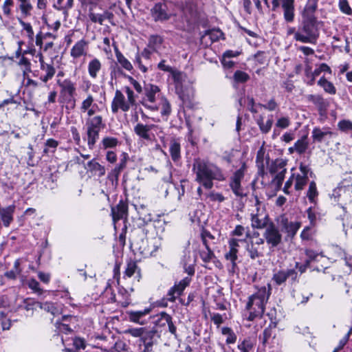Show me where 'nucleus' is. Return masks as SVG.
<instances>
[{"instance_id": "obj_51", "label": "nucleus", "mask_w": 352, "mask_h": 352, "mask_svg": "<svg viewBox=\"0 0 352 352\" xmlns=\"http://www.w3.org/2000/svg\"><path fill=\"white\" fill-rule=\"evenodd\" d=\"M20 10L25 16L30 15V12L32 10V6L28 0H24L20 2Z\"/></svg>"}, {"instance_id": "obj_8", "label": "nucleus", "mask_w": 352, "mask_h": 352, "mask_svg": "<svg viewBox=\"0 0 352 352\" xmlns=\"http://www.w3.org/2000/svg\"><path fill=\"white\" fill-rule=\"evenodd\" d=\"M269 0H265L267 4ZM272 3V10H276L280 6L283 10V16L285 21L293 22L294 20V0H270Z\"/></svg>"}, {"instance_id": "obj_27", "label": "nucleus", "mask_w": 352, "mask_h": 352, "mask_svg": "<svg viewBox=\"0 0 352 352\" xmlns=\"http://www.w3.org/2000/svg\"><path fill=\"white\" fill-rule=\"evenodd\" d=\"M160 91V88L155 85L147 84L144 87V94L147 101L154 103L156 100L155 95Z\"/></svg>"}, {"instance_id": "obj_52", "label": "nucleus", "mask_w": 352, "mask_h": 352, "mask_svg": "<svg viewBox=\"0 0 352 352\" xmlns=\"http://www.w3.org/2000/svg\"><path fill=\"white\" fill-rule=\"evenodd\" d=\"M102 143L104 148H113L118 145V140L116 138L105 137L103 138Z\"/></svg>"}, {"instance_id": "obj_2", "label": "nucleus", "mask_w": 352, "mask_h": 352, "mask_svg": "<svg viewBox=\"0 0 352 352\" xmlns=\"http://www.w3.org/2000/svg\"><path fill=\"white\" fill-rule=\"evenodd\" d=\"M271 285H267L266 287H261L257 292L249 297L246 304V309L249 311L248 320L253 321L255 318L262 317L265 311V306L267 303L270 294Z\"/></svg>"}, {"instance_id": "obj_35", "label": "nucleus", "mask_w": 352, "mask_h": 352, "mask_svg": "<svg viewBox=\"0 0 352 352\" xmlns=\"http://www.w3.org/2000/svg\"><path fill=\"white\" fill-rule=\"evenodd\" d=\"M159 323L160 325H165L167 324L169 331L174 335L176 333V327L174 325L172 321L171 316L168 314H162L161 317L159 319Z\"/></svg>"}, {"instance_id": "obj_64", "label": "nucleus", "mask_w": 352, "mask_h": 352, "mask_svg": "<svg viewBox=\"0 0 352 352\" xmlns=\"http://www.w3.org/2000/svg\"><path fill=\"white\" fill-rule=\"evenodd\" d=\"M289 119L287 117H283L279 118L276 123V126L281 129L287 128L289 126Z\"/></svg>"}, {"instance_id": "obj_12", "label": "nucleus", "mask_w": 352, "mask_h": 352, "mask_svg": "<svg viewBox=\"0 0 352 352\" xmlns=\"http://www.w3.org/2000/svg\"><path fill=\"white\" fill-rule=\"evenodd\" d=\"M190 281L191 278L189 277H186L180 280L168 290L165 299L171 302H175L177 297L182 294L184 290L190 284Z\"/></svg>"}, {"instance_id": "obj_40", "label": "nucleus", "mask_w": 352, "mask_h": 352, "mask_svg": "<svg viewBox=\"0 0 352 352\" xmlns=\"http://www.w3.org/2000/svg\"><path fill=\"white\" fill-rule=\"evenodd\" d=\"M294 188L297 191L302 190L308 182L307 175H301L300 174H294Z\"/></svg>"}, {"instance_id": "obj_46", "label": "nucleus", "mask_w": 352, "mask_h": 352, "mask_svg": "<svg viewBox=\"0 0 352 352\" xmlns=\"http://www.w3.org/2000/svg\"><path fill=\"white\" fill-rule=\"evenodd\" d=\"M223 335L226 336V342L227 344H234L236 341V335L229 327H223L221 329Z\"/></svg>"}, {"instance_id": "obj_28", "label": "nucleus", "mask_w": 352, "mask_h": 352, "mask_svg": "<svg viewBox=\"0 0 352 352\" xmlns=\"http://www.w3.org/2000/svg\"><path fill=\"white\" fill-rule=\"evenodd\" d=\"M169 152L173 162H177L181 158L180 144L175 139L170 142Z\"/></svg>"}, {"instance_id": "obj_24", "label": "nucleus", "mask_w": 352, "mask_h": 352, "mask_svg": "<svg viewBox=\"0 0 352 352\" xmlns=\"http://www.w3.org/2000/svg\"><path fill=\"white\" fill-rule=\"evenodd\" d=\"M286 165L287 162L285 160L283 159H276L270 164L269 167V172L271 174L286 173Z\"/></svg>"}, {"instance_id": "obj_44", "label": "nucleus", "mask_w": 352, "mask_h": 352, "mask_svg": "<svg viewBox=\"0 0 352 352\" xmlns=\"http://www.w3.org/2000/svg\"><path fill=\"white\" fill-rule=\"evenodd\" d=\"M256 124L258 125L261 131L263 133H267L273 124V120L268 119L265 123L263 122V117L260 116L256 120Z\"/></svg>"}, {"instance_id": "obj_47", "label": "nucleus", "mask_w": 352, "mask_h": 352, "mask_svg": "<svg viewBox=\"0 0 352 352\" xmlns=\"http://www.w3.org/2000/svg\"><path fill=\"white\" fill-rule=\"evenodd\" d=\"M170 74L175 84L176 89H177L179 86H182L185 80L186 75L183 72L174 69Z\"/></svg>"}, {"instance_id": "obj_49", "label": "nucleus", "mask_w": 352, "mask_h": 352, "mask_svg": "<svg viewBox=\"0 0 352 352\" xmlns=\"http://www.w3.org/2000/svg\"><path fill=\"white\" fill-rule=\"evenodd\" d=\"M306 65L305 68V74L306 77L309 79L307 82L308 85H313L315 82V78L317 76L316 75H314V72L311 71V67L310 66L308 59H306Z\"/></svg>"}, {"instance_id": "obj_54", "label": "nucleus", "mask_w": 352, "mask_h": 352, "mask_svg": "<svg viewBox=\"0 0 352 352\" xmlns=\"http://www.w3.org/2000/svg\"><path fill=\"white\" fill-rule=\"evenodd\" d=\"M338 129L343 132H349L352 131V122L348 120H340L338 123Z\"/></svg>"}, {"instance_id": "obj_59", "label": "nucleus", "mask_w": 352, "mask_h": 352, "mask_svg": "<svg viewBox=\"0 0 352 352\" xmlns=\"http://www.w3.org/2000/svg\"><path fill=\"white\" fill-rule=\"evenodd\" d=\"M162 38L160 36H151L149 38L148 45L153 48H155L162 44Z\"/></svg>"}, {"instance_id": "obj_6", "label": "nucleus", "mask_w": 352, "mask_h": 352, "mask_svg": "<svg viewBox=\"0 0 352 352\" xmlns=\"http://www.w3.org/2000/svg\"><path fill=\"white\" fill-rule=\"evenodd\" d=\"M87 144L92 149L99 138V132L104 126L102 116H95L93 118L86 120Z\"/></svg>"}, {"instance_id": "obj_38", "label": "nucleus", "mask_w": 352, "mask_h": 352, "mask_svg": "<svg viewBox=\"0 0 352 352\" xmlns=\"http://www.w3.org/2000/svg\"><path fill=\"white\" fill-rule=\"evenodd\" d=\"M318 196V191L316 184L314 181H311L309 184V188L307 192V197L311 203L316 204Z\"/></svg>"}, {"instance_id": "obj_32", "label": "nucleus", "mask_w": 352, "mask_h": 352, "mask_svg": "<svg viewBox=\"0 0 352 352\" xmlns=\"http://www.w3.org/2000/svg\"><path fill=\"white\" fill-rule=\"evenodd\" d=\"M309 141L307 135H303L300 139L298 140L295 143L296 153L298 155L304 154L309 148Z\"/></svg>"}, {"instance_id": "obj_10", "label": "nucleus", "mask_w": 352, "mask_h": 352, "mask_svg": "<svg viewBox=\"0 0 352 352\" xmlns=\"http://www.w3.org/2000/svg\"><path fill=\"white\" fill-rule=\"evenodd\" d=\"M246 168V164L243 162L241 167L236 170L230 179V187L233 193L238 197H242L243 195V189L241 182L244 177Z\"/></svg>"}, {"instance_id": "obj_21", "label": "nucleus", "mask_w": 352, "mask_h": 352, "mask_svg": "<svg viewBox=\"0 0 352 352\" xmlns=\"http://www.w3.org/2000/svg\"><path fill=\"white\" fill-rule=\"evenodd\" d=\"M281 225L283 229L287 233V236L289 238H293L296 235L300 226L298 222H289L287 218L282 219Z\"/></svg>"}, {"instance_id": "obj_57", "label": "nucleus", "mask_w": 352, "mask_h": 352, "mask_svg": "<svg viewBox=\"0 0 352 352\" xmlns=\"http://www.w3.org/2000/svg\"><path fill=\"white\" fill-rule=\"evenodd\" d=\"M171 112V107L169 102L166 98H162V110L161 114L162 116H168Z\"/></svg>"}, {"instance_id": "obj_3", "label": "nucleus", "mask_w": 352, "mask_h": 352, "mask_svg": "<svg viewBox=\"0 0 352 352\" xmlns=\"http://www.w3.org/2000/svg\"><path fill=\"white\" fill-rule=\"evenodd\" d=\"M57 85L60 88L58 101L67 113L74 110L76 105V87L75 82L69 78L63 80H58Z\"/></svg>"}, {"instance_id": "obj_20", "label": "nucleus", "mask_w": 352, "mask_h": 352, "mask_svg": "<svg viewBox=\"0 0 352 352\" xmlns=\"http://www.w3.org/2000/svg\"><path fill=\"white\" fill-rule=\"evenodd\" d=\"M14 210V205H11L6 208L0 207V217L4 226L8 227L13 221V213Z\"/></svg>"}, {"instance_id": "obj_50", "label": "nucleus", "mask_w": 352, "mask_h": 352, "mask_svg": "<svg viewBox=\"0 0 352 352\" xmlns=\"http://www.w3.org/2000/svg\"><path fill=\"white\" fill-rule=\"evenodd\" d=\"M233 79L237 83H244L249 80L250 76L245 72L237 70L233 75Z\"/></svg>"}, {"instance_id": "obj_7", "label": "nucleus", "mask_w": 352, "mask_h": 352, "mask_svg": "<svg viewBox=\"0 0 352 352\" xmlns=\"http://www.w3.org/2000/svg\"><path fill=\"white\" fill-rule=\"evenodd\" d=\"M124 334H128L134 338H140L143 344H153L155 336L157 335V330L154 328L147 329L145 327L129 328L124 331Z\"/></svg>"}, {"instance_id": "obj_36", "label": "nucleus", "mask_w": 352, "mask_h": 352, "mask_svg": "<svg viewBox=\"0 0 352 352\" xmlns=\"http://www.w3.org/2000/svg\"><path fill=\"white\" fill-rule=\"evenodd\" d=\"M125 166L126 160H122L120 164L108 174V179L111 180L112 182H113V180H116L117 182L118 180L120 173L125 168Z\"/></svg>"}, {"instance_id": "obj_11", "label": "nucleus", "mask_w": 352, "mask_h": 352, "mask_svg": "<svg viewBox=\"0 0 352 352\" xmlns=\"http://www.w3.org/2000/svg\"><path fill=\"white\" fill-rule=\"evenodd\" d=\"M80 110L81 113H86L87 119L93 118L100 111L97 104L94 102V98L92 95L89 94L82 100L80 104Z\"/></svg>"}, {"instance_id": "obj_31", "label": "nucleus", "mask_w": 352, "mask_h": 352, "mask_svg": "<svg viewBox=\"0 0 352 352\" xmlns=\"http://www.w3.org/2000/svg\"><path fill=\"white\" fill-rule=\"evenodd\" d=\"M182 17L188 24H191L196 19V12L191 5L186 4L182 8Z\"/></svg>"}, {"instance_id": "obj_17", "label": "nucleus", "mask_w": 352, "mask_h": 352, "mask_svg": "<svg viewBox=\"0 0 352 352\" xmlns=\"http://www.w3.org/2000/svg\"><path fill=\"white\" fill-rule=\"evenodd\" d=\"M318 0H308L302 13V18L303 19L318 21L314 14L318 8Z\"/></svg>"}, {"instance_id": "obj_39", "label": "nucleus", "mask_w": 352, "mask_h": 352, "mask_svg": "<svg viewBox=\"0 0 352 352\" xmlns=\"http://www.w3.org/2000/svg\"><path fill=\"white\" fill-rule=\"evenodd\" d=\"M35 304H36V306L40 309H43L47 312H50L52 316H56L59 314L58 309L56 307L53 302H46L45 303H42L40 302H35Z\"/></svg>"}, {"instance_id": "obj_5", "label": "nucleus", "mask_w": 352, "mask_h": 352, "mask_svg": "<svg viewBox=\"0 0 352 352\" xmlns=\"http://www.w3.org/2000/svg\"><path fill=\"white\" fill-rule=\"evenodd\" d=\"M318 21L302 20L301 25L298 27L297 38L303 43L316 44L319 36Z\"/></svg>"}, {"instance_id": "obj_29", "label": "nucleus", "mask_w": 352, "mask_h": 352, "mask_svg": "<svg viewBox=\"0 0 352 352\" xmlns=\"http://www.w3.org/2000/svg\"><path fill=\"white\" fill-rule=\"evenodd\" d=\"M311 133L313 141L316 142H321L326 136H331L333 134V132L327 129H321L318 127L314 128Z\"/></svg>"}, {"instance_id": "obj_37", "label": "nucleus", "mask_w": 352, "mask_h": 352, "mask_svg": "<svg viewBox=\"0 0 352 352\" xmlns=\"http://www.w3.org/2000/svg\"><path fill=\"white\" fill-rule=\"evenodd\" d=\"M254 346V342L250 338H245L239 342L237 345V351L236 352H252Z\"/></svg>"}, {"instance_id": "obj_19", "label": "nucleus", "mask_w": 352, "mask_h": 352, "mask_svg": "<svg viewBox=\"0 0 352 352\" xmlns=\"http://www.w3.org/2000/svg\"><path fill=\"white\" fill-rule=\"evenodd\" d=\"M155 126L154 124H143L142 123H138L134 126L135 133L141 139L147 141L151 140V136L150 131Z\"/></svg>"}, {"instance_id": "obj_4", "label": "nucleus", "mask_w": 352, "mask_h": 352, "mask_svg": "<svg viewBox=\"0 0 352 352\" xmlns=\"http://www.w3.org/2000/svg\"><path fill=\"white\" fill-rule=\"evenodd\" d=\"M126 98L123 93L116 89L115 96L111 104V109L113 113H116L119 110L123 112H128L131 108L137 106V102L133 91L128 86L124 88Z\"/></svg>"}, {"instance_id": "obj_53", "label": "nucleus", "mask_w": 352, "mask_h": 352, "mask_svg": "<svg viewBox=\"0 0 352 352\" xmlns=\"http://www.w3.org/2000/svg\"><path fill=\"white\" fill-rule=\"evenodd\" d=\"M28 285L30 289L38 295H41L43 290L39 287V283L34 278L28 280Z\"/></svg>"}, {"instance_id": "obj_42", "label": "nucleus", "mask_w": 352, "mask_h": 352, "mask_svg": "<svg viewBox=\"0 0 352 352\" xmlns=\"http://www.w3.org/2000/svg\"><path fill=\"white\" fill-rule=\"evenodd\" d=\"M267 220V217L260 219L258 214H252L251 218L252 227L257 229L265 228L269 224Z\"/></svg>"}, {"instance_id": "obj_43", "label": "nucleus", "mask_w": 352, "mask_h": 352, "mask_svg": "<svg viewBox=\"0 0 352 352\" xmlns=\"http://www.w3.org/2000/svg\"><path fill=\"white\" fill-rule=\"evenodd\" d=\"M18 65L23 67L22 72H23V76H24V78H25L27 76H28V74L32 72L31 62L25 56H21V58H19Z\"/></svg>"}, {"instance_id": "obj_22", "label": "nucleus", "mask_w": 352, "mask_h": 352, "mask_svg": "<svg viewBox=\"0 0 352 352\" xmlns=\"http://www.w3.org/2000/svg\"><path fill=\"white\" fill-rule=\"evenodd\" d=\"M87 168L93 175L101 177L105 175L104 166L100 164L95 159L91 160L87 163Z\"/></svg>"}, {"instance_id": "obj_62", "label": "nucleus", "mask_w": 352, "mask_h": 352, "mask_svg": "<svg viewBox=\"0 0 352 352\" xmlns=\"http://www.w3.org/2000/svg\"><path fill=\"white\" fill-rule=\"evenodd\" d=\"M207 197L209 198L211 201L223 202L225 200V197L221 193L215 192H210L208 194Z\"/></svg>"}, {"instance_id": "obj_25", "label": "nucleus", "mask_w": 352, "mask_h": 352, "mask_svg": "<svg viewBox=\"0 0 352 352\" xmlns=\"http://www.w3.org/2000/svg\"><path fill=\"white\" fill-rule=\"evenodd\" d=\"M343 190L344 193L352 195V173L346 175L336 188V192Z\"/></svg>"}, {"instance_id": "obj_34", "label": "nucleus", "mask_w": 352, "mask_h": 352, "mask_svg": "<svg viewBox=\"0 0 352 352\" xmlns=\"http://www.w3.org/2000/svg\"><path fill=\"white\" fill-rule=\"evenodd\" d=\"M40 68L42 71L45 72V75L41 76L40 78V79L43 82H47L51 80L56 73V69L52 64L47 63L45 65H43L42 67H40Z\"/></svg>"}, {"instance_id": "obj_56", "label": "nucleus", "mask_w": 352, "mask_h": 352, "mask_svg": "<svg viewBox=\"0 0 352 352\" xmlns=\"http://www.w3.org/2000/svg\"><path fill=\"white\" fill-rule=\"evenodd\" d=\"M146 313H147V311H131L129 314V320H130V321H132L134 322L140 323V319L143 316H144Z\"/></svg>"}, {"instance_id": "obj_58", "label": "nucleus", "mask_w": 352, "mask_h": 352, "mask_svg": "<svg viewBox=\"0 0 352 352\" xmlns=\"http://www.w3.org/2000/svg\"><path fill=\"white\" fill-rule=\"evenodd\" d=\"M265 149L263 147H261L259 150L257 151L256 154V164L259 168H263L264 164V156H265Z\"/></svg>"}, {"instance_id": "obj_14", "label": "nucleus", "mask_w": 352, "mask_h": 352, "mask_svg": "<svg viewBox=\"0 0 352 352\" xmlns=\"http://www.w3.org/2000/svg\"><path fill=\"white\" fill-rule=\"evenodd\" d=\"M239 240L232 238L228 241V248L229 250L225 254V258L226 260L231 261L232 266L234 268L236 266V261L238 258V252H239Z\"/></svg>"}, {"instance_id": "obj_18", "label": "nucleus", "mask_w": 352, "mask_h": 352, "mask_svg": "<svg viewBox=\"0 0 352 352\" xmlns=\"http://www.w3.org/2000/svg\"><path fill=\"white\" fill-rule=\"evenodd\" d=\"M111 215L114 221L126 219L128 215L127 204L123 201H120L116 207L111 208Z\"/></svg>"}, {"instance_id": "obj_48", "label": "nucleus", "mask_w": 352, "mask_h": 352, "mask_svg": "<svg viewBox=\"0 0 352 352\" xmlns=\"http://www.w3.org/2000/svg\"><path fill=\"white\" fill-rule=\"evenodd\" d=\"M199 255L204 263H208L215 257L214 252L210 248H205V250H200Z\"/></svg>"}, {"instance_id": "obj_45", "label": "nucleus", "mask_w": 352, "mask_h": 352, "mask_svg": "<svg viewBox=\"0 0 352 352\" xmlns=\"http://www.w3.org/2000/svg\"><path fill=\"white\" fill-rule=\"evenodd\" d=\"M18 21L22 27L23 30L25 31L29 41L33 42L34 33L32 25L30 23L25 22L21 19H18Z\"/></svg>"}, {"instance_id": "obj_30", "label": "nucleus", "mask_w": 352, "mask_h": 352, "mask_svg": "<svg viewBox=\"0 0 352 352\" xmlns=\"http://www.w3.org/2000/svg\"><path fill=\"white\" fill-rule=\"evenodd\" d=\"M114 51L117 61L122 66V67L127 71H131L133 69L132 64L126 58L124 57V56L120 52L116 45H114Z\"/></svg>"}, {"instance_id": "obj_60", "label": "nucleus", "mask_w": 352, "mask_h": 352, "mask_svg": "<svg viewBox=\"0 0 352 352\" xmlns=\"http://www.w3.org/2000/svg\"><path fill=\"white\" fill-rule=\"evenodd\" d=\"M272 327L270 325L264 329L262 336H260V339L261 340L263 344L265 345L267 342L269 338L272 336Z\"/></svg>"}, {"instance_id": "obj_41", "label": "nucleus", "mask_w": 352, "mask_h": 352, "mask_svg": "<svg viewBox=\"0 0 352 352\" xmlns=\"http://www.w3.org/2000/svg\"><path fill=\"white\" fill-rule=\"evenodd\" d=\"M246 250L250 258L252 260L263 256V253L258 250L257 247H256L254 243L252 241L247 244Z\"/></svg>"}, {"instance_id": "obj_23", "label": "nucleus", "mask_w": 352, "mask_h": 352, "mask_svg": "<svg viewBox=\"0 0 352 352\" xmlns=\"http://www.w3.org/2000/svg\"><path fill=\"white\" fill-rule=\"evenodd\" d=\"M87 45L88 43L84 39L78 41L71 50V56L77 58L85 54Z\"/></svg>"}, {"instance_id": "obj_13", "label": "nucleus", "mask_w": 352, "mask_h": 352, "mask_svg": "<svg viewBox=\"0 0 352 352\" xmlns=\"http://www.w3.org/2000/svg\"><path fill=\"white\" fill-rule=\"evenodd\" d=\"M167 6L164 3H157L151 10V16L155 21H166L170 17L167 12Z\"/></svg>"}, {"instance_id": "obj_33", "label": "nucleus", "mask_w": 352, "mask_h": 352, "mask_svg": "<svg viewBox=\"0 0 352 352\" xmlns=\"http://www.w3.org/2000/svg\"><path fill=\"white\" fill-rule=\"evenodd\" d=\"M318 85L321 87L326 93L330 95H335L336 94V88L333 84L324 76L319 79Z\"/></svg>"}, {"instance_id": "obj_26", "label": "nucleus", "mask_w": 352, "mask_h": 352, "mask_svg": "<svg viewBox=\"0 0 352 352\" xmlns=\"http://www.w3.org/2000/svg\"><path fill=\"white\" fill-rule=\"evenodd\" d=\"M102 69V63L99 59L94 58L88 63V73L91 78H96Z\"/></svg>"}, {"instance_id": "obj_1", "label": "nucleus", "mask_w": 352, "mask_h": 352, "mask_svg": "<svg viewBox=\"0 0 352 352\" xmlns=\"http://www.w3.org/2000/svg\"><path fill=\"white\" fill-rule=\"evenodd\" d=\"M192 170L196 175L195 180L206 189H211L213 187L214 179L223 181L226 179L219 167L200 158L194 160Z\"/></svg>"}, {"instance_id": "obj_61", "label": "nucleus", "mask_w": 352, "mask_h": 352, "mask_svg": "<svg viewBox=\"0 0 352 352\" xmlns=\"http://www.w3.org/2000/svg\"><path fill=\"white\" fill-rule=\"evenodd\" d=\"M339 8L343 13L349 15L352 14V10L349 6L347 0H340Z\"/></svg>"}, {"instance_id": "obj_16", "label": "nucleus", "mask_w": 352, "mask_h": 352, "mask_svg": "<svg viewBox=\"0 0 352 352\" xmlns=\"http://www.w3.org/2000/svg\"><path fill=\"white\" fill-rule=\"evenodd\" d=\"M307 100L311 102L320 113L325 112L329 105V102L320 94H309L307 96Z\"/></svg>"}, {"instance_id": "obj_15", "label": "nucleus", "mask_w": 352, "mask_h": 352, "mask_svg": "<svg viewBox=\"0 0 352 352\" xmlns=\"http://www.w3.org/2000/svg\"><path fill=\"white\" fill-rule=\"evenodd\" d=\"M290 278L292 280L295 281L297 279V272L294 269L287 270H279L274 273L272 280L278 285L285 283L287 278Z\"/></svg>"}, {"instance_id": "obj_63", "label": "nucleus", "mask_w": 352, "mask_h": 352, "mask_svg": "<svg viewBox=\"0 0 352 352\" xmlns=\"http://www.w3.org/2000/svg\"><path fill=\"white\" fill-rule=\"evenodd\" d=\"M58 145V141L52 138L48 139L45 144V148H44L43 152L45 153H47L50 148L55 149Z\"/></svg>"}, {"instance_id": "obj_9", "label": "nucleus", "mask_w": 352, "mask_h": 352, "mask_svg": "<svg viewBox=\"0 0 352 352\" xmlns=\"http://www.w3.org/2000/svg\"><path fill=\"white\" fill-rule=\"evenodd\" d=\"M263 237L270 248H276L282 243V234L273 222L269 223L265 228Z\"/></svg>"}, {"instance_id": "obj_55", "label": "nucleus", "mask_w": 352, "mask_h": 352, "mask_svg": "<svg viewBox=\"0 0 352 352\" xmlns=\"http://www.w3.org/2000/svg\"><path fill=\"white\" fill-rule=\"evenodd\" d=\"M138 265L135 261H130L128 262L126 268L124 271V275L127 277H131L135 272Z\"/></svg>"}]
</instances>
